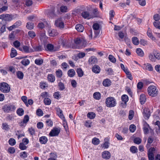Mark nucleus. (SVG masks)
<instances>
[{"label":"nucleus","instance_id":"nucleus-7","mask_svg":"<svg viewBox=\"0 0 160 160\" xmlns=\"http://www.w3.org/2000/svg\"><path fill=\"white\" fill-rule=\"evenodd\" d=\"M48 34L50 37H54L57 36L58 32L56 30L52 28H49L48 30Z\"/></svg>","mask_w":160,"mask_h":160},{"label":"nucleus","instance_id":"nucleus-54","mask_svg":"<svg viewBox=\"0 0 160 160\" xmlns=\"http://www.w3.org/2000/svg\"><path fill=\"white\" fill-rule=\"evenodd\" d=\"M9 144L11 146H13L16 144L15 140L13 138H10L8 141Z\"/></svg>","mask_w":160,"mask_h":160},{"label":"nucleus","instance_id":"nucleus-16","mask_svg":"<svg viewBox=\"0 0 160 160\" xmlns=\"http://www.w3.org/2000/svg\"><path fill=\"white\" fill-rule=\"evenodd\" d=\"M76 29L79 32H82L84 29V28L82 25L78 24L76 25L75 27Z\"/></svg>","mask_w":160,"mask_h":160},{"label":"nucleus","instance_id":"nucleus-49","mask_svg":"<svg viewBox=\"0 0 160 160\" xmlns=\"http://www.w3.org/2000/svg\"><path fill=\"white\" fill-rule=\"evenodd\" d=\"M153 24L156 28L160 29V22L159 21H155L153 22Z\"/></svg>","mask_w":160,"mask_h":160},{"label":"nucleus","instance_id":"nucleus-29","mask_svg":"<svg viewBox=\"0 0 160 160\" xmlns=\"http://www.w3.org/2000/svg\"><path fill=\"white\" fill-rule=\"evenodd\" d=\"M56 75L58 78H61L62 76V72L60 69H58L56 72Z\"/></svg>","mask_w":160,"mask_h":160},{"label":"nucleus","instance_id":"nucleus-37","mask_svg":"<svg viewBox=\"0 0 160 160\" xmlns=\"http://www.w3.org/2000/svg\"><path fill=\"white\" fill-rule=\"evenodd\" d=\"M21 62L24 66H26L30 63V61L28 59H24L22 60Z\"/></svg>","mask_w":160,"mask_h":160},{"label":"nucleus","instance_id":"nucleus-18","mask_svg":"<svg viewBox=\"0 0 160 160\" xmlns=\"http://www.w3.org/2000/svg\"><path fill=\"white\" fill-rule=\"evenodd\" d=\"M40 142L42 144H45L48 142L47 138L45 136H42L39 139Z\"/></svg>","mask_w":160,"mask_h":160},{"label":"nucleus","instance_id":"nucleus-59","mask_svg":"<svg viewBox=\"0 0 160 160\" xmlns=\"http://www.w3.org/2000/svg\"><path fill=\"white\" fill-rule=\"evenodd\" d=\"M37 115L39 116H42L43 115V112L42 110L40 109H38L36 111Z\"/></svg>","mask_w":160,"mask_h":160},{"label":"nucleus","instance_id":"nucleus-61","mask_svg":"<svg viewBox=\"0 0 160 160\" xmlns=\"http://www.w3.org/2000/svg\"><path fill=\"white\" fill-rule=\"evenodd\" d=\"M85 55V53L81 52L78 53L77 55V57L79 58H83Z\"/></svg>","mask_w":160,"mask_h":160},{"label":"nucleus","instance_id":"nucleus-30","mask_svg":"<svg viewBox=\"0 0 160 160\" xmlns=\"http://www.w3.org/2000/svg\"><path fill=\"white\" fill-rule=\"evenodd\" d=\"M26 27L28 29H32L34 28V24L31 22H28L27 23Z\"/></svg>","mask_w":160,"mask_h":160},{"label":"nucleus","instance_id":"nucleus-2","mask_svg":"<svg viewBox=\"0 0 160 160\" xmlns=\"http://www.w3.org/2000/svg\"><path fill=\"white\" fill-rule=\"evenodd\" d=\"M148 94L152 97L156 96L158 93V90L156 86H150L148 88Z\"/></svg>","mask_w":160,"mask_h":160},{"label":"nucleus","instance_id":"nucleus-36","mask_svg":"<svg viewBox=\"0 0 160 160\" xmlns=\"http://www.w3.org/2000/svg\"><path fill=\"white\" fill-rule=\"evenodd\" d=\"M122 100L125 104H126V102L128 100V96L126 95H123L122 96Z\"/></svg>","mask_w":160,"mask_h":160},{"label":"nucleus","instance_id":"nucleus-34","mask_svg":"<svg viewBox=\"0 0 160 160\" xmlns=\"http://www.w3.org/2000/svg\"><path fill=\"white\" fill-rule=\"evenodd\" d=\"M133 43L135 45H138L139 44V40L138 38L136 37H134L132 38Z\"/></svg>","mask_w":160,"mask_h":160},{"label":"nucleus","instance_id":"nucleus-21","mask_svg":"<svg viewBox=\"0 0 160 160\" xmlns=\"http://www.w3.org/2000/svg\"><path fill=\"white\" fill-rule=\"evenodd\" d=\"M149 128V125L146 122H145L143 125V130L145 134H147L148 132Z\"/></svg>","mask_w":160,"mask_h":160},{"label":"nucleus","instance_id":"nucleus-28","mask_svg":"<svg viewBox=\"0 0 160 160\" xmlns=\"http://www.w3.org/2000/svg\"><path fill=\"white\" fill-rule=\"evenodd\" d=\"M136 52L137 54L139 56L143 57L144 55L143 51L140 48H137L136 50Z\"/></svg>","mask_w":160,"mask_h":160},{"label":"nucleus","instance_id":"nucleus-51","mask_svg":"<svg viewBox=\"0 0 160 160\" xmlns=\"http://www.w3.org/2000/svg\"><path fill=\"white\" fill-rule=\"evenodd\" d=\"M129 130L131 132H134L136 129V127L134 124H131L129 127Z\"/></svg>","mask_w":160,"mask_h":160},{"label":"nucleus","instance_id":"nucleus-47","mask_svg":"<svg viewBox=\"0 0 160 160\" xmlns=\"http://www.w3.org/2000/svg\"><path fill=\"white\" fill-rule=\"evenodd\" d=\"M17 75L18 78L20 79H22L23 78V74L22 72L20 71L18 72Z\"/></svg>","mask_w":160,"mask_h":160},{"label":"nucleus","instance_id":"nucleus-6","mask_svg":"<svg viewBox=\"0 0 160 160\" xmlns=\"http://www.w3.org/2000/svg\"><path fill=\"white\" fill-rule=\"evenodd\" d=\"M16 107L14 106L9 105L5 106L3 109L5 112H8L11 111H14Z\"/></svg>","mask_w":160,"mask_h":160},{"label":"nucleus","instance_id":"nucleus-62","mask_svg":"<svg viewBox=\"0 0 160 160\" xmlns=\"http://www.w3.org/2000/svg\"><path fill=\"white\" fill-rule=\"evenodd\" d=\"M41 96L42 97V98H46L48 97H49V95L48 93L47 92H45L41 93Z\"/></svg>","mask_w":160,"mask_h":160},{"label":"nucleus","instance_id":"nucleus-52","mask_svg":"<svg viewBox=\"0 0 160 160\" xmlns=\"http://www.w3.org/2000/svg\"><path fill=\"white\" fill-rule=\"evenodd\" d=\"M148 157L149 160H153L154 158L153 153H148Z\"/></svg>","mask_w":160,"mask_h":160},{"label":"nucleus","instance_id":"nucleus-8","mask_svg":"<svg viewBox=\"0 0 160 160\" xmlns=\"http://www.w3.org/2000/svg\"><path fill=\"white\" fill-rule=\"evenodd\" d=\"M82 16L85 19H90L93 17L87 11H84L82 13Z\"/></svg>","mask_w":160,"mask_h":160},{"label":"nucleus","instance_id":"nucleus-53","mask_svg":"<svg viewBox=\"0 0 160 160\" xmlns=\"http://www.w3.org/2000/svg\"><path fill=\"white\" fill-rule=\"evenodd\" d=\"M134 116V112L132 110H130L129 111V115H128V118L129 120H131L132 119L133 117Z\"/></svg>","mask_w":160,"mask_h":160},{"label":"nucleus","instance_id":"nucleus-50","mask_svg":"<svg viewBox=\"0 0 160 160\" xmlns=\"http://www.w3.org/2000/svg\"><path fill=\"white\" fill-rule=\"evenodd\" d=\"M26 144L23 143L21 142L19 145V148L21 150H24L26 149L27 147L25 146Z\"/></svg>","mask_w":160,"mask_h":160},{"label":"nucleus","instance_id":"nucleus-60","mask_svg":"<svg viewBox=\"0 0 160 160\" xmlns=\"http://www.w3.org/2000/svg\"><path fill=\"white\" fill-rule=\"evenodd\" d=\"M50 154L51 155V157L48 158V160H57L56 158L57 157V156L55 154H54L53 153H51Z\"/></svg>","mask_w":160,"mask_h":160},{"label":"nucleus","instance_id":"nucleus-44","mask_svg":"<svg viewBox=\"0 0 160 160\" xmlns=\"http://www.w3.org/2000/svg\"><path fill=\"white\" fill-rule=\"evenodd\" d=\"M131 152L133 153H136L138 152V149L135 146H132L130 148Z\"/></svg>","mask_w":160,"mask_h":160},{"label":"nucleus","instance_id":"nucleus-63","mask_svg":"<svg viewBox=\"0 0 160 160\" xmlns=\"http://www.w3.org/2000/svg\"><path fill=\"white\" fill-rule=\"evenodd\" d=\"M93 17H95L98 14V12L97 8H94L93 10Z\"/></svg>","mask_w":160,"mask_h":160},{"label":"nucleus","instance_id":"nucleus-17","mask_svg":"<svg viewBox=\"0 0 160 160\" xmlns=\"http://www.w3.org/2000/svg\"><path fill=\"white\" fill-rule=\"evenodd\" d=\"M23 49L24 52L26 53H30L34 52V50L30 48L29 47L27 46H24Z\"/></svg>","mask_w":160,"mask_h":160},{"label":"nucleus","instance_id":"nucleus-57","mask_svg":"<svg viewBox=\"0 0 160 160\" xmlns=\"http://www.w3.org/2000/svg\"><path fill=\"white\" fill-rule=\"evenodd\" d=\"M92 28L95 30H99L100 25L97 23H95L93 25Z\"/></svg>","mask_w":160,"mask_h":160},{"label":"nucleus","instance_id":"nucleus-31","mask_svg":"<svg viewBox=\"0 0 160 160\" xmlns=\"http://www.w3.org/2000/svg\"><path fill=\"white\" fill-rule=\"evenodd\" d=\"M43 62V60L42 58H38L35 59V63L38 65H42Z\"/></svg>","mask_w":160,"mask_h":160},{"label":"nucleus","instance_id":"nucleus-15","mask_svg":"<svg viewBox=\"0 0 160 160\" xmlns=\"http://www.w3.org/2000/svg\"><path fill=\"white\" fill-rule=\"evenodd\" d=\"M88 62L89 64H94L97 62V59L95 57H92L89 58Z\"/></svg>","mask_w":160,"mask_h":160},{"label":"nucleus","instance_id":"nucleus-41","mask_svg":"<svg viewBox=\"0 0 160 160\" xmlns=\"http://www.w3.org/2000/svg\"><path fill=\"white\" fill-rule=\"evenodd\" d=\"M44 104L46 105H49L51 103V101L48 98H45L43 100Z\"/></svg>","mask_w":160,"mask_h":160},{"label":"nucleus","instance_id":"nucleus-11","mask_svg":"<svg viewBox=\"0 0 160 160\" xmlns=\"http://www.w3.org/2000/svg\"><path fill=\"white\" fill-rule=\"evenodd\" d=\"M102 156L103 158L108 159L110 158L111 154L108 151H105L102 152Z\"/></svg>","mask_w":160,"mask_h":160},{"label":"nucleus","instance_id":"nucleus-55","mask_svg":"<svg viewBox=\"0 0 160 160\" xmlns=\"http://www.w3.org/2000/svg\"><path fill=\"white\" fill-rule=\"evenodd\" d=\"M75 42L77 44H82V40L80 38H77L75 40Z\"/></svg>","mask_w":160,"mask_h":160},{"label":"nucleus","instance_id":"nucleus-10","mask_svg":"<svg viewBox=\"0 0 160 160\" xmlns=\"http://www.w3.org/2000/svg\"><path fill=\"white\" fill-rule=\"evenodd\" d=\"M46 47L48 50L49 51L55 52L57 51L58 49V48H54L53 45L50 43L48 44Z\"/></svg>","mask_w":160,"mask_h":160},{"label":"nucleus","instance_id":"nucleus-32","mask_svg":"<svg viewBox=\"0 0 160 160\" xmlns=\"http://www.w3.org/2000/svg\"><path fill=\"white\" fill-rule=\"evenodd\" d=\"M144 65L145 66L146 69L149 71H152L153 70V68L151 65L149 63H147V64H144Z\"/></svg>","mask_w":160,"mask_h":160},{"label":"nucleus","instance_id":"nucleus-56","mask_svg":"<svg viewBox=\"0 0 160 160\" xmlns=\"http://www.w3.org/2000/svg\"><path fill=\"white\" fill-rule=\"evenodd\" d=\"M40 86L41 88L45 89L46 88L48 87V84L46 82H41L40 84Z\"/></svg>","mask_w":160,"mask_h":160},{"label":"nucleus","instance_id":"nucleus-1","mask_svg":"<svg viewBox=\"0 0 160 160\" xmlns=\"http://www.w3.org/2000/svg\"><path fill=\"white\" fill-rule=\"evenodd\" d=\"M105 103L106 106L109 108L114 107L116 104V100L112 97L107 98L106 100Z\"/></svg>","mask_w":160,"mask_h":160},{"label":"nucleus","instance_id":"nucleus-38","mask_svg":"<svg viewBox=\"0 0 160 160\" xmlns=\"http://www.w3.org/2000/svg\"><path fill=\"white\" fill-rule=\"evenodd\" d=\"M60 10L62 12H65L68 11V8L67 6H62L60 7Z\"/></svg>","mask_w":160,"mask_h":160},{"label":"nucleus","instance_id":"nucleus-23","mask_svg":"<svg viewBox=\"0 0 160 160\" xmlns=\"http://www.w3.org/2000/svg\"><path fill=\"white\" fill-rule=\"evenodd\" d=\"M47 15L48 17L52 18H54L57 16L53 10H49L48 12Z\"/></svg>","mask_w":160,"mask_h":160},{"label":"nucleus","instance_id":"nucleus-22","mask_svg":"<svg viewBox=\"0 0 160 160\" xmlns=\"http://www.w3.org/2000/svg\"><path fill=\"white\" fill-rule=\"evenodd\" d=\"M146 97L144 94H142L140 96V100L142 104H144L146 101Z\"/></svg>","mask_w":160,"mask_h":160},{"label":"nucleus","instance_id":"nucleus-25","mask_svg":"<svg viewBox=\"0 0 160 160\" xmlns=\"http://www.w3.org/2000/svg\"><path fill=\"white\" fill-rule=\"evenodd\" d=\"M93 97L96 100H99L101 98V94L99 92H95L93 94Z\"/></svg>","mask_w":160,"mask_h":160},{"label":"nucleus","instance_id":"nucleus-27","mask_svg":"<svg viewBox=\"0 0 160 160\" xmlns=\"http://www.w3.org/2000/svg\"><path fill=\"white\" fill-rule=\"evenodd\" d=\"M17 54L16 50L13 48H12L11 50L10 56L11 58L15 57Z\"/></svg>","mask_w":160,"mask_h":160},{"label":"nucleus","instance_id":"nucleus-39","mask_svg":"<svg viewBox=\"0 0 160 160\" xmlns=\"http://www.w3.org/2000/svg\"><path fill=\"white\" fill-rule=\"evenodd\" d=\"M147 35L152 40H154L155 39V38L153 36V35L152 34V32L150 30L148 29L147 32Z\"/></svg>","mask_w":160,"mask_h":160},{"label":"nucleus","instance_id":"nucleus-40","mask_svg":"<svg viewBox=\"0 0 160 160\" xmlns=\"http://www.w3.org/2000/svg\"><path fill=\"white\" fill-rule=\"evenodd\" d=\"M92 142L95 145H97L99 143L100 141L97 138H94L92 139Z\"/></svg>","mask_w":160,"mask_h":160},{"label":"nucleus","instance_id":"nucleus-4","mask_svg":"<svg viewBox=\"0 0 160 160\" xmlns=\"http://www.w3.org/2000/svg\"><path fill=\"white\" fill-rule=\"evenodd\" d=\"M54 24L57 27L60 28H63L64 26V23L61 18H59L55 21Z\"/></svg>","mask_w":160,"mask_h":160},{"label":"nucleus","instance_id":"nucleus-58","mask_svg":"<svg viewBox=\"0 0 160 160\" xmlns=\"http://www.w3.org/2000/svg\"><path fill=\"white\" fill-rule=\"evenodd\" d=\"M153 19L156 21H158L160 20V15L158 14H156L153 16Z\"/></svg>","mask_w":160,"mask_h":160},{"label":"nucleus","instance_id":"nucleus-43","mask_svg":"<svg viewBox=\"0 0 160 160\" xmlns=\"http://www.w3.org/2000/svg\"><path fill=\"white\" fill-rule=\"evenodd\" d=\"M87 117L90 119H92L95 117V114L93 112L88 113L87 115Z\"/></svg>","mask_w":160,"mask_h":160},{"label":"nucleus","instance_id":"nucleus-35","mask_svg":"<svg viewBox=\"0 0 160 160\" xmlns=\"http://www.w3.org/2000/svg\"><path fill=\"white\" fill-rule=\"evenodd\" d=\"M32 47L34 49V50H33L34 52H39L41 51L42 50V47L40 45L35 46V47L32 46Z\"/></svg>","mask_w":160,"mask_h":160},{"label":"nucleus","instance_id":"nucleus-3","mask_svg":"<svg viewBox=\"0 0 160 160\" xmlns=\"http://www.w3.org/2000/svg\"><path fill=\"white\" fill-rule=\"evenodd\" d=\"M10 90L9 85L7 83L3 82L0 83V90L3 93H8Z\"/></svg>","mask_w":160,"mask_h":160},{"label":"nucleus","instance_id":"nucleus-33","mask_svg":"<svg viewBox=\"0 0 160 160\" xmlns=\"http://www.w3.org/2000/svg\"><path fill=\"white\" fill-rule=\"evenodd\" d=\"M76 72L78 77H81L83 75V72L81 68L77 69Z\"/></svg>","mask_w":160,"mask_h":160},{"label":"nucleus","instance_id":"nucleus-5","mask_svg":"<svg viewBox=\"0 0 160 160\" xmlns=\"http://www.w3.org/2000/svg\"><path fill=\"white\" fill-rule=\"evenodd\" d=\"M60 130L58 128H53L50 132L49 135L51 137H55L58 135Z\"/></svg>","mask_w":160,"mask_h":160},{"label":"nucleus","instance_id":"nucleus-48","mask_svg":"<svg viewBox=\"0 0 160 160\" xmlns=\"http://www.w3.org/2000/svg\"><path fill=\"white\" fill-rule=\"evenodd\" d=\"M142 141L141 139L139 138H136L134 139L133 142L137 144H140Z\"/></svg>","mask_w":160,"mask_h":160},{"label":"nucleus","instance_id":"nucleus-9","mask_svg":"<svg viewBox=\"0 0 160 160\" xmlns=\"http://www.w3.org/2000/svg\"><path fill=\"white\" fill-rule=\"evenodd\" d=\"M29 117L28 115H25L23 121L21 122L19 124L20 126H22L24 125V124H26L29 120Z\"/></svg>","mask_w":160,"mask_h":160},{"label":"nucleus","instance_id":"nucleus-42","mask_svg":"<svg viewBox=\"0 0 160 160\" xmlns=\"http://www.w3.org/2000/svg\"><path fill=\"white\" fill-rule=\"evenodd\" d=\"M17 114L19 116H22L24 114V110L22 108H20L17 111Z\"/></svg>","mask_w":160,"mask_h":160},{"label":"nucleus","instance_id":"nucleus-13","mask_svg":"<svg viewBox=\"0 0 160 160\" xmlns=\"http://www.w3.org/2000/svg\"><path fill=\"white\" fill-rule=\"evenodd\" d=\"M111 82L109 79H104L102 82L103 85L105 87H109L111 85Z\"/></svg>","mask_w":160,"mask_h":160},{"label":"nucleus","instance_id":"nucleus-20","mask_svg":"<svg viewBox=\"0 0 160 160\" xmlns=\"http://www.w3.org/2000/svg\"><path fill=\"white\" fill-rule=\"evenodd\" d=\"M153 53L156 59L159 60L160 59V53L159 51L154 50Z\"/></svg>","mask_w":160,"mask_h":160},{"label":"nucleus","instance_id":"nucleus-46","mask_svg":"<svg viewBox=\"0 0 160 160\" xmlns=\"http://www.w3.org/2000/svg\"><path fill=\"white\" fill-rule=\"evenodd\" d=\"M28 36L31 38H33L36 36V34L33 31H30L28 32Z\"/></svg>","mask_w":160,"mask_h":160},{"label":"nucleus","instance_id":"nucleus-26","mask_svg":"<svg viewBox=\"0 0 160 160\" xmlns=\"http://www.w3.org/2000/svg\"><path fill=\"white\" fill-rule=\"evenodd\" d=\"M68 74L69 77H72L75 75V72L73 69H70L68 71Z\"/></svg>","mask_w":160,"mask_h":160},{"label":"nucleus","instance_id":"nucleus-19","mask_svg":"<svg viewBox=\"0 0 160 160\" xmlns=\"http://www.w3.org/2000/svg\"><path fill=\"white\" fill-rule=\"evenodd\" d=\"M57 114L58 116L61 118H64V117L62 113V111L59 108H56Z\"/></svg>","mask_w":160,"mask_h":160},{"label":"nucleus","instance_id":"nucleus-24","mask_svg":"<svg viewBox=\"0 0 160 160\" xmlns=\"http://www.w3.org/2000/svg\"><path fill=\"white\" fill-rule=\"evenodd\" d=\"M47 78L49 81L52 82L55 80V77L52 74H49L48 75Z\"/></svg>","mask_w":160,"mask_h":160},{"label":"nucleus","instance_id":"nucleus-12","mask_svg":"<svg viewBox=\"0 0 160 160\" xmlns=\"http://www.w3.org/2000/svg\"><path fill=\"white\" fill-rule=\"evenodd\" d=\"M143 115L145 119H148L150 116V112L149 110L147 109H144Z\"/></svg>","mask_w":160,"mask_h":160},{"label":"nucleus","instance_id":"nucleus-14","mask_svg":"<svg viewBox=\"0 0 160 160\" xmlns=\"http://www.w3.org/2000/svg\"><path fill=\"white\" fill-rule=\"evenodd\" d=\"M92 72L95 73H99L100 71V67L97 65H95L92 68Z\"/></svg>","mask_w":160,"mask_h":160},{"label":"nucleus","instance_id":"nucleus-64","mask_svg":"<svg viewBox=\"0 0 160 160\" xmlns=\"http://www.w3.org/2000/svg\"><path fill=\"white\" fill-rule=\"evenodd\" d=\"M53 96L54 98L57 99H58L60 98V94L59 92H57L54 93Z\"/></svg>","mask_w":160,"mask_h":160},{"label":"nucleus","instance_id":"nucleus-45","mask_svg":"<svg viewBox=\"0 0 160 160\" xmlns=\"http://www.w3.org/2000/svg\"><path fill=\"white\" fill-rule=\"evenodd\" d=\"M108 59L112 63H114L116 62V59L114 56L111 55H109Z\"/></svg>","mask_w":160,"mask_h":160}]
</instances>
